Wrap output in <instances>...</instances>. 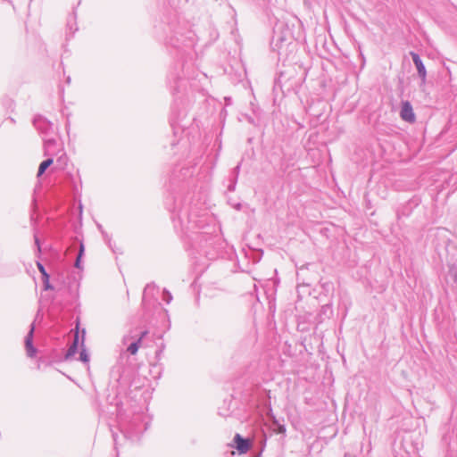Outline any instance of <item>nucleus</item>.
<instances>
[{"instance_id": "nucleus-1", "label": "nucleus", "mask_w": 457, "mask_h": 457, "mask_svg": "<svg viewBox=\"0 0 457 457\" xmlns=\"http://www.w3.org/2000/svg\"><path fill=\"white\" fill-rule=\"evenodd\" d=\"M149 422L150 418L145 413L137 412L127 426H125V424H122L121 426L124 427L123 429L125 430V434L129 437H133L141 435L145 430H146Z\"/></svg>"}, {"instance_id": "nucleus-2", "label": "nucleus", "mask_w": 457, "mask_h": 457, "mask_svg": "<svg viewBox=\"0 0 457 457\" xmlns=\"http://www.w3.org/2000/svg\"><path fill=\"white\" fill-rule=\"evenodd\" d=\"M146 334H147V331H145V330L138 332L136 329V330L130 331L128 335H125L123 337L122 343H123V345H127L126 351L129 353L135 355L137 353V351L141 345V342Z\"/></svg>"}, {"instance_id": "nucleus-3", "label": "nucleus", "mask_w": 457, "mask_h": 457, "mask_svg": "<svg viewBox=\"0 0 457 457\" xmlns=\"http://www.w3.org/2000/svg\"><path fill=\"white\" fill-rule=\"evenodd\" d=\"M32 123L36 129L46 137L54 135L57 131V125L48 120L46 116H35Z\"/></svg>"}, {"instance_id": "nucleus-4", "label": "nucleus", "mask_w": 457, "mask_h": 457, "mask_svg": "<svg viewBox=\"0 0 457 457\" xmlns=\"http://www.w3.org/2000/svg\"><path fill=\"white\" fill-rule=\"evenodd\" d=\"M56 141L54 138H45L44 139V147H45V155L49 156L46 160L43 161L37 170V177H40L46 170L48 169L54 162V158L52 157L51 148L55 145Z\"/></svg>"}, {"instance_id": "nucleus-5", "label": "nucleus", "mask_w": 457, "mask_h": 457, "mask_svg": "<svg viewBox=\"0 0 457 457\" xmlns=\"http://www.w3.org/2000/svg\"><path fill=\"white\" fill-rule=\"evenodd\" d=\"M33 332H34V325L31 324L30 330L25 337L26 353H27V355L30 358L34 357L37 353V349L33 345Z\"/></svg>"}, {"instance_id": "nucleus-6", "label": "nucleus", "mask_w": 457, "mask_h": 457, "mask_svg": "<svg viewBox=\"0 0 457 457\" xmlns=\"http://www.w3.org/2000/svg\"><path fill=\"white\" fill-rule=\"evenodd\" d=\"M78 324H77V331L74 335V339H73V342L72 344L70 345V347L68 348L66 353H65V360H70L71 358H72L78 352V348H79V328H78Z\"/></svg>"}, {"instance_id": "nucleus-7", "label": "nucleus", "mask_w": 457, "mask_h": 457, "mask_svg": "<svg viewBox=\"0 0 457 457\" xmlns=\"http://www.w3.org/2000/svg\"><path fill=\"white\" fill-rule=\"evenodd\" d=\"M234 442L239 453H245L250 448V443L247 439L243 438L239 434H236Z\"/></svg>"}, {"instance_id": "nucleus-8", "label": "nucleus", "mask_w": 457, "mask_h": 457, "mask_svg": "<svg viewBox=\"0 0 457 457\" xmlns=\"http://www.w3.org/2000/svg\"><path fill=\"white\" fill-rule=\"evenodd\" d=\"M446 279L448 282L457 285V267L454 264L449 265Z\"/></svg>"}, {"instance_id": "nucleus-9", "label": "nucleus", "mask_w": 457, "mask_h": 457, "mask_svg": "<svg viewBox=\"0 0 457 457\" xmlns=\"http://www.w3.org/2000/svg\"><path fill=\"white\" fill-rule=\"evenodd\" d=\"M85 334H86V331H85V329H83L82 330V339H81L82 349L80 350V353H79V360L85 363H87L89 361V355H88L87 350L84 348Z\"/></svg>"}, {"instance_id": "nucleus-10", "label": "nucleus", "mask_w": 457, "mask_h": 457, "mask_svg": "<svg viewBox=\"0 0 457 457\" xmlns=\"http://www.w3.org/2000/svg\"><path fill=\"white\" fill-rule=\"evenodd\" d=\"M84 252H85L84 244L82 242H80L79 251V253H78V256L76 258L75 264H74L77 269H81V259L84 255Z\"/></svg>"}, {"instance_id": "nucleus-11", "label": "nucleus", "mask_w": 457, "mask_h": 457, "mask_svg": "<svg viewBox=\"0 0 457 457\" xmlns=\"http://www.w3.org/2000/svg\"><path fill=\"white\" fill-rule=\"evenodd\" d=\"M412 58L417 66L419 72L421 74V76L424 79L426 76V71H425V68L422 66V63H421L419 56L416 54H412Z\"/></svg>"}, {"instance_id": "nucleus-12", "label": "nucleus", "mask_w": 457, "mask_h": 457, "mask_svg": "<svg viewBox=\"0 0 457 457\" xmlns=\"http://www.w3.org/2000/svg\"><path fill=\"white\" fill-rule=\"evenodd\" d=\"M162 301H164L167 304L170 303L172 301L171 294L166 289H164L162 292Z\"/></svg>"}, {"instance_id": "nucleus-13", "label": "nucleus", "mask_w": 457, "mask_h": 457, "mask_svg": "<svg viewBox=\"0 0 457 457\" xmlns=\"http://www.w3.org/2000/svg\"><path fill=\"white\" fill-rule=\"evenodd\" d=\"M411 106L410 105L409 103H404L403 104V110H402V112L401 114H411Z\"/></svg>"}, {"instance_id": "nucleus-14", "label": "nucleus", "mask_w": 457, "mask_h": 457, "mask_svg": "<svg viewBox=\"0 0 457 457\" xmlns=\"http://www.w3.org/2000/svg\"><path fill=\"white\" fill-rule=\"evenodd\" d=\"M188 221L194 223L196 227H202L201 221L195 219L193 213H189L187 216Z\"/></svg>"}, {"instance_id": "nucleus-15", "label": "nucleus", "mask_w": 457, "mask_h": 457, "mask_svg": "<svg viewBox=\"0 0 457 457\" xmlns=\"http://www.w3.org/2000/svg\"><path fill=\"white\" fill-rule=\"evenodd\" d=\"M42 278H43V283H44V289L45 290L53 289V287H52V285L50 284V281H49V276L43 277Z\"/></svg>"}, {"instance_id": "nucleus-16", "label": "nucleus", "mask_w": 457, "mask_h": 457, "mask_svg": "<svg viewBox=\"0 0 457 457\" xmlns=\"http://www.w3.org/2000/svg\"><path fill=\"white\" fill-rule=\"evenodd\" d=\"M37 268H38L39 271H40V272H41V274H42V278H43V277H47V276H49V275H48V273L46 272V269H45L44 265H43L42 263L37 262Z\"/></svg>"}, {"instance_id": "nucleus-17", "label": "nucleus", "mask_w": 457, "mask_h": 457, "mask_svg": "<svg viewBox=\"0 0 457 457\" xmlns=\"http://www.w3.org/2000/svg\"><path fill=\"white\" fill-rule=\"evenodd\" d=\"M405 121L413 123L416 120V116H401Z\"/></svg>"}, {"instance_id": "nucleus-18", "label": "nucleus", "mask_w": 457, "mask_h": 457, "mask_svg": "<svg viewBox=\"0 0 457 457\" xmlns=\"http://www.w3.org/2000/svg\"><path fill=\"white\" fill-rule=\"evenodd\" d=\"M66 160H67V156H66V154H65L64 153H62V154L59 156V158L57 159V161H56V162H60V163H62V164H64V163H65V162H66Z\"/></svg>"}, {"instance_id": "nucleus-19", "label": "nucleus", "mask_w": 457, "mask_h": 457, "mask_svg": "<svg viewBox=\"0 0 457 457\" xmlns=\"http://www.w3.org/2000/svg\"><path fill=\"white\" fill-rule=\"evenodd\" d=\"M35 244L37 245V250L40 251V245H39V239L37 238V236H35Z\"/></svg>"}, {"instance_id": "nucleus-20", "label": "nucleus", "mask_w": 457, "mask_h": 457, "mask_svg": "<svg viewBox=\"0 0 457 457\" xmlns=\"http://www.w3.org/2000/svg\"><path fill=\"white\" fill-rule=\"evenodd\" d=\"M4 274H5V272H4V271L0 270V276H3V275H4Z\"/></svg>"}, {"instance_id": "nucleus-21", "label": "nucleus", "mask_w": 457, "mask_h": 457, "mask_svg": "<svg viewBox=\"0 0 457 457\" xmlns=\"http://www.w3.org/2000/svg\"><path fill=\"white\" fill-rule=\"evenodd\" d=\"M240 206H241V204H238L236 206V208L239 210V209H240Z\"/></svg>"}, {"instance_id": "nucleus-22", "label": "nucleus", "mask_w": 457, "mask_h": 457, "mask_svg": "<svg viewBox=\"0 0 457 457\" xmlns=\"http://www.w3.org/2000/svg\"><path fill=\"white\" fill-rule=\"evenodd\" d=\"M179 219H182L181 214H180V211L179 212Z\"/></svg>"}, {"instance_id": "nucleus-23", "label": "nucleus", "mask_w": 457, "mask_h": 457, "mask_svg": "<svg viewBox=\"0 0 457 457\" xmlns=\"http://www.w3.org/2000/svg\"><path fill=\"white\" fill-rule=\"evenodd\" d=\"M248 120H249L250 122H252L251 116H248Z\"/></svg>"}, {"instance_id": "nucleus-24", "label": "nucleus", "mask_w": 457, "mask_h": 457, "mask_svg": "<svg viewBox=\"0 0 457 457\" xmlns=\"http://www.w3.org/2000/svg\"><path fill=\"white\" fill-rule=\"evenodd\" d=\"M113 441L116 442L115 435L113 434Z\"/></svg>"}]
</instances>
